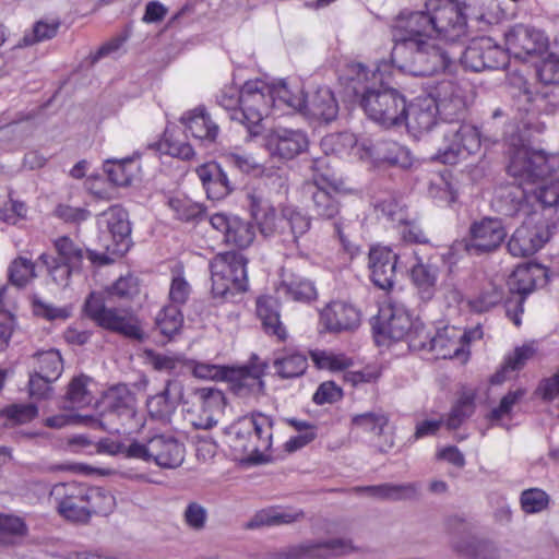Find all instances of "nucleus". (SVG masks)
<instances>
[{
    "label": "nucleus",
    "mask_w": 559,
    "mask_h": 559,
    "mask_svg": "<svg viewBox=\"0 0 559 559\" xmlns=\"http://www.w3.org/2000/svg\"><path fill=\"white\" fill-rule=\"evenodd\" d=\"M391 34L394 41L392 61L412 75L429 76L450 70L455 64L457 53L453 44L440 45L438 38L396 21Z\"/></svg>",
    "instance_id": "f257e3e1"
},
{
    "label": "nucleus",
    "mask_w": 559,
    "mask_h": 559,
    "mask_svg": "<svg viewBox=\"0 0 559 559\" xmlns=\"http://www.w3.org/2000/svg\"><path fill=\"white\" fill-rule=\"evenodd\" d=\"M559 168V155L547 154L542 150L522 145L510 152L507 173L522 188L514 214L528 215L531 194L525 186L537 185ZM532 197L543 207L559 206V179L540 183L532 191Z\"/></svg>",
    "instance_id": "f03ea898"
},
{
    "label": "nucleus",
    "mask_w": 559,
    "mask_h": 559,
    "mask_svg": "<svg viewBox=\"0 0 559 559\" xmlns=\"http://www.w3.org/2000/svg\"><path fill=\"white\" fill-rule=\"evenodd\" d=\"M396 22L449 44L467 37V17L456 0H428L424 11L411 12Z\"/></svg>",
    "instance_id": "7ed1b4c3"
},
{
    "label": "nucleus",
    "mask_w": 559,
    "mask_h": 559,
    "mask_svg": "<svg viewBox=\"0 0 559 559\" xmlns=\"http://www.w3.org/2000/svg\"><path fill=\"white\" fill-rule=\"evenodd\" d=\"M99 414L86 420L91 428L102 429L109 433H131L142 426V417L135 408V397L124 384L108 389L98 403Z\"/></svg>",
    "instance_id": "20e7f679"
},
{
    "label": "nucleus",
    "mask_w": 559,
    "mask_h": 559,
    "mask_svg": "<svg viewBox=\"0 0 559 559\" xmlns=\"http://www.w3.org/2000/svg\"><path fill=\"white\" fill-rule=\"evenodd\" d=\"M274 421L271 416L255 412L242 416L226 428L229 448L251 459L272 449Z\"/></svg>",
    "instance_id": "39448f33"
},
{
    "label": "nucleus",
    "mask_w": 559,
    "mask_h": 559,
    "mask_svg": "<svg viewBox=\"0 0 559 559\" xmlns=\"http://www.w3.org/2000/svg\"><path fill=\"white\" fill-rule=\"evenodd\" d=\"M248 260L236 251L215 254L209 264L211 272V293L215 299H226L235 293L248 289Z\"/></svg>",
    "instance_id": "423d86ee"
},
{
    "label": "nucleus",
    "mask_w": 559,
    "mask_h": 559,
    "mask_svg": "<svg viewBox=\"0 0 559 559\" xmlns=\"http://www.w3.org/2000/svg\"><path fill=\"white\" fill-rule=\"evenodd\" d=\"M360 106L371 120L385 128L403 126L407 117L405 96L383 84L379 88H367Z\"/></svg>",
    "instance_id": "0eeeda50"
},
{
    "label": "nucleus",
    "mask_w": 559,
    "mask_h": 559,
    "mask_svg": "<svg viewBox=\"0 0 559 559\" xmlns=\"http://www.w3.org/2000/svg\"><path fill=\"white\" fill-rule=\"evenodd\" d=\"M273 107L271 84L263 80H248L242 85V107L233 115V120L242 123L250 135L262 132L263 119Z\"/></svg>",
    "instance_id": "6e6552de"
},
{
    "label": "nucleus",
    "mask_w": 559,
    "mask_h": 559,
    "mask_svg": "<svg viewBox=\"0 0 559 559\" xmlns=\"http://www.w3.org/2000/svg\"><path fill=\"white\" fill-rule=\"evenodd\" d=\"M83 312L96 325L105 330L132 338H141L142 336V330L135 318L127 311L106 307L100 293L92 292L86 297Z\"/></svg>",
    "instance_id": "1a4fd4ad"
},
{
    "label": "nucleus",
    "mask_w": 559,
    "mask_h": 559,
    "mask_svg": "<svg viewBox=\"0 0 559 559\" xmlns=\"http://www.w3.org/2000/svg\"><path fill=\"white\" fill-rule=\"evenodd\" d=\"M126 454L132 459L152 460L164 468H176L183 461L185 445L173 436L156 435L146 443H130Z\"/></svg>",
    "instance_id": "9d476101"
},
{
    "label": "nucleus",
    "mask_w": 559,
    "mask_h": 559,
    "mask_svg": "<svg viewBox=\"0 0 559 559\" xmlns=\"http://www.w3.org/2000/svg\"><path fill=\"white\" fill-rule=\"evenodd\" d=\"M193 374L200 379L227 381L231 391L241 397L259 394L264 388L262 378L250 367L231 368L199 362L193 368Z\"/></svg>",
    "instance_id": "9b49d317"
},
{
    "label": "nucleus",
    "mask_w": 559,
    "mask_h": 559,
    "mask_svg": "<svg viewBox=\"0 0 559 559\" xmlns=\"http://www.w3.org/2000/svg\"><path fill=\"white\" fill-rule=\"evenodd\" d=\"M443 139V145L433 156L435 160L442 164H456L460 159L476 154L481 146L479 130L467 123L444 131Z\"/></svg>",
    "instance_id": "f8f14e48"
},
{
    "label": "nucleus",
    "mask_w": 559,
    "mask_h": 559,
    "mask_svg": "<svg viewBox=\"0 0 559 559\" xmlns=\"http://www.w3.org/2000/svg\"><path fill=\"white\" fill-rule=\"evenodd\" d=\"M416 317L407 309V307L389 296L381 304L374 331L377 337L391 340L393 342L403 341L414 324ZM377 342L380 343L379 338Z\"/></svg>",
    "instance_id": "ddd939ff"
},
{
    "label": "nucleus",
    "mask_w": 559,
    "mask_h": 559,
    "mask_svg": "<svg viewBox=\"0 0 559 559\" xmlns=\"http://www.w3.org/2000/svg\"><path fill=\"white\" fill-rule=\"evenodd\" d=\"M88 487L76 481L60 483L52 486L50 500L58 513L72 522H88Z\"/></svg>",
    "instance_id": "4468645a"
},
{
    "label": "nucleus",
    "mask_w": 559,
    "mask_h": 559,
    "mask_svg": "<svg viewBox=\"0 0 559 559\" xmlns=\"http://www.w3.org/2000/svg\"><path fill=\"white\" fill-rule=\"evenodd\" d=\"M506 237L507 231L500 219L483 217L471 224L462 245L468 254H488L499 249Z\"/></svg>",
    "instance_id": "2eb2a0df"
},
{
    "label": "nucleus",
    "mask_w": 559,
    "mask_h": 559,
    "mask_svg": "<svg viewBox=\"0 0 559 559\" xmlns=\"http://www.w3.org/2000/svg\"><path fill=\"white\" fill-rule=\"evenodd\" d=\"M508 60L507 51L490 37L474 38L460 58L462 66L474 72L501 69Z\"/></svg>",
    "instance_id": "dca6fc26"
},
{
    "label": "nucleus",
    "mask_w": 559,
    "mask_h": 559,
    "mask_svg": "<svg viewBox=\"0 0 559 559\" xmlns=\"http://www.w3.org/2000/svg\"><path fill=\"white\" fill-rule=\"evenodd\" d=\"M504 44L507 55L521 60L540 57L549 49V39L544 32L523 24L514 25L506 33Z\"/></svg>",
    "instance_id": "f3484780"
},
{
    "label": "nucleus",
    "mask_w": 559,
    "mask_h": 559,
    "mask_svg": "<svg viewBox=\"0 0 559 559\" xmlns=\"http://www.w3.org/2000/svg\"><path fill=\"white\" fill-rule=\"evenodd\" d=\"M332 193L337 195H352L358 194V190L349 187L342 178L330 179L321 177L320 179H316L311 198L312 211L318 217L333 219L340 214V202Z\"/></svg>",
    "instance_id": "a211bd4d"
},
{
    "label": "nucleus",
    "mask_w": 559,
    "mask_h": 559,
    "mask_svg": "<svg viewBox=\"0 0 559 559\" xmlns=\"http://www.w3.org/2000/svg\"><path fill=\"white\" fill-rule=\"evenodd\" d=\"M432 252L421 253V250H413L414 263L408 269V278L417 296L423 301L431 300L438 289L440 266L438 255Z\"/></svg>",
    "instance_id": "6ab92c4d"
},
{
    "label": "nucleus",
    "mask_w": 559,
    "mask_h": 559,
    "mask_svg": "<svg viewBox=\"0 0 559 559\" xmlns=\"http://www.w3.org/2000/svg\"><path fill=\"white\" fill-rule=\"evenodd\" d=\"M549 225H532L530 221L518 227L508 241V251L513 257L525 258L533 255L550 239Z\"/></svg>",
    "instance_id": "aec40b11"
},
{
    "label": "nucleus",
    "mask_w": 559,
    "mask_h": 559,
    "mask_svg": "<svg viewBox=\"0 0 559 559\" xmlns=\"http://www.w3.org/2000/svg\"><path fill=\"white\" fill-rule=\"evenodd\" d=\"M399 254L390 247L373 246L368 254V269L370 271V281L374 286L390 290L394 287L396 278V264Z\"/></svg>",
    "instance_id": "412c9836"
},
{
    "label": "nucleus",
    "mask_w": 559,
    "mask_h": 559,
    "mask_svg": "<svg viewBox=\"0 0 559 559\" xmlns=\"http://www.w3.org/2000/svg\"><path fill=\"white\" fill-rule=\"evenodd\" d=\"M211 226L224 236V241L238 249L250 247L255 238L253 226L238 217L215 213L210 217Z\"/></svg>",
    "instance_id": "4be33fe9"
},
{
    "label": "nucleus",
    "mask_w": 559,
    "mask_h": 559,
    "mask_svg": "<svg viewBox=\"0 0 559 559\" xmlns=\"http://www.w3.org/2000/svg\"><path fill=\"white\" fill-rule=\"evenodd\" d=\"M108 233L111 236V243L107 250L112 254L123 255L131 247V226L128 212L120 205H112L103 213Z\"/></svg>",
    "instance_id": "5701e85b"
},
{
    "label": "nucleus",
    "mask_w": 559,
    "mask_h": 559,
    "mask_svg": "<svg viewBox=\"0 0 559 559\" xmlns=\"http://www.w3.org/2000/svg\"><path fill=\"white\" fill-rule=\"evenodd\" d=\"M265 146L272 155L292 159L307 150L308 138L299 130L277 128L266 135Z\"/></svg>",
    "instance_id": "b1692460"
},
{
    "label": "nucleus",
    "mask_w": 559,
    "mask_h": 559,
    "mask_svg": "<svg viewBox=\"0 0 559 559\" xmlns=\"http://www.w3.org/2000/svg\"><path fill=\"white\" fill-rule=\"evenodd\" d=\"M548 282V270L538 263H524L518 265L508 280L512 294L520 295V310L524 311L525 297L531 294L539 283Z\"/></svg>",
    "instance_id": "393cba45"
},
{
    "label": "nucleus",
    "mask_w": 559,
    "mask_h": 559,
    "mask_svg": "<svg viewBox=\"0 0 559 559\" xmlns=\"http://www.w3.org/2000/svg\"><path fill=\"white\" fill-rule=\"evenodd\" d=\"M320 322L329 332L352 331L360 324V312L350 304L335 300L321 310Z\"/></svg>",
    "instance_id": "a878e982"
},
{
    "label": "nucleus",
    "mask_w": 559,
    "mask_h": 559,
    "mask_svg": "<svg viewBox=\"0 0 559 559\" xmlns=\"http://www.w3.org/2000/svg\"><path fill=\"white\" fill-rule=\"evenodd\" d=\"M354 549L350 542L343 539H332L320 543L307 542L290 547L287 552H285V557L286 559H330L352 552Z\"/></svg>",
    "instance_id": "bb28decb"
},
{
    "label": "nucleus",
    "mask_w": 559,
    "mask_h": 559,
    "mask_svg": "<svg viewBox=\"0 0 559 559\" xmlns=\"http://www.w3.org/2000/svg\"><path fill=\"white\" fill-rule=\"evenodd\" d=\"M255 311L265 334L278 343H285L289 335L281 320L278 300L269 295L260 296L255 301Z\"/></svg>",
    "instance_id": "cd10ccee"
},
{
    "label": "nucleus",
    "mask_w": 559,
    "mask_h": 559,
    "mask_svg": "<svg viewBox=\"0 0 559 559\" xmlns=\"http://www.w3.org/2000/svg\"><path fill=\"white\" fill-rule=\"evenodd\" d=\"M198 402L194 405L199 412V420L193 421L198 428L210 429L217 423L225 406V397L222 391L214 388H200L194 393Z\"/></svg>",
    "instance_id": "c85d7f7f"
},
{
    "label": "nucleus",
    "mask_w": 559,
    "mask_h": 559,
    "mask_svg": "<svg viewBox=\"0 0 559 559\" xmlns=\"http://www.w3.org/2000/svg\"><path fill=\"white\" fill-rule=\"evenodd\" d=\"M441 111L437 103L427 97H418L407 106V117L404 122L409 131L416 134L430 131L437 123V115Z\"/></svg>",
    "instance_id": "c756f323"
},
{
    "label": "nucleus",
    "mask_w": 559,
    "mask_h": 559,
    "mask_svg": "<svg viewBox=\"0 0 559 559\" xmlns=\"http://www.w3.org/2000/svg\"><path fill=\"white\" fill-rule=\"evenodd\" d=\"M249 211L252 219L255 222L260 233L264 237L275 235L282 228L284 223L283 211L277 215L275 207L265 199L248 194Z\"/></svg>",
    "instance_id": "7c9ffc66"
},
{
    "label": "nucleus",
    "mask_w": 559,
    "mask_h": 559,
    "mask_svg": "<svg viewBox=\"0 0 559 559\" xmlns=\"http://www.w3.org/2000/svg\"><path fill=\"white\" fill-rule=\"evenodd\" d=\"M389 416L383 412H366L356 414L352 417L350 424L354 428L360 429L365 432H371L379 438H383L378 444L380 452H388L394 447V439L392 435L384 433V429L389 425Z\"/></svg>",
    "instance_id": "2f4dec72"
},
{
    "label": "nucleus",
    "mask_w": 559,
    "mask_h": 559,
    "mask_svg": "<svg viewBox=\"0 0 559 559\" xmlns=\"http://www.w3.org/2000/svg\"><path fill=\"white\" fill-rule=\"evenodd\" d=\"M471 343L469 334H461L455 328H444L433 335L432 350L438 358L459 357Z\"/></svg>",
    "instance_id": "473e14b6"
},
{
    "label": "nucleus",
    "mask_w": 559,
    "mask_h": 559,
    "mask_svg": "<svg viewBox=\"0 0 559 559\" xmlns=\"http://www.w3.org/2000/svg\"><path fill=\"white\" fill-rule=\"evenodd\" d=\"M338 104L334 94L329 88L318 90L305 107L304 115L318 121L330 122L337 117Z\"/></svg>",
    "instance_id": "72a5a7b5"
},
{
    "label": "nucleus",
    "mask_w": 559,
    "mask_h": 559,
    "mask_svg": "<svg viewBox=\"0 0 559 559\" xmlns=\"http://www.w3.org/2000/svg\"><path fill=\"white\" fill-rule=\"evenodd\" d=\"M277 290L287 300L304 304L316 300L318 296L317 288L310 280L294 274L284 277Z\"/></svg>",
    "instance_id": "f704fd0d"
},
{
    "label": "nucleus",
    "mask_w": 559,
    "mask_h": 559,
    "mask_svg": "<svg viewBox=\"0 0 559 559\" xmlns=\"http://www.w3.org/2000/svg\"><path fill=\"white\" fill-rule=\"evenodd\" d=\"M55 248L62 261V265L51 270V275L56 278V273L60 272L64 281H68L72 269L78 267L83 260V250L74 241L62 236L55 240Z\"/></svg>",
    "instance_id": "c9c22d12"
},
{
    "label": "nucleus",
    "mask_w": 559,
    "mask_h": 559,
    "mask_svg": "<svg viewBox=\"0 0 559 559\" xmlns=\"http://www.w3.org/2000/svg\"><path fill=\"white\" fill-rule=\"evenodd\" d=\"M273 367L275 373L282 379L298 378L306 372L308 359L296 349H284L276 354Z\"/></svg>",
    "instance_id": "e433bc0d"
},
{
    "label": "nucleus",
    "mask_w": 559,
    "mask_h": 559,
    "mask_svg": "<svg viewBox=\"0 0 559 559\" xmlns=\"http://www.w3.org/2000/svg\"><path fill=\"white\" fill-rule=\"evenodd\" d=\"M273 107H287L304 114L307 105V95L301 86H290L287 83L271 84Z\"/></svg>",
    "instance_id": "4c0bfd02"
},
{
    "label": "nucleus",
    "mask_w": 559,
    "mask_h": 559,
    "mask_svg": "<svg viewBox=\"0 0 559 559\" xmlns=\"http://www.w3.org/2000/svg\"><path fill=\"white\" fill-rule=\"evenodd\" d=\"M187 132L198 140L214 142L218 134V126L212 121L204 109H194L182 118Z\"/></svg>",
    "instance_id": "58836bf2"
},
{
    "label": "nucleus",
    "mask_w": 559,
    "mask_h": 559,
    "mask_svg": "<svg viewBox=\"0 0 559 559\" xmlns=\"http://www.w3.org/2000/svg\"><path fill=\"white\" fill-rule=\"evenodd\" d=\"M509 82L519 90L518 97L527 105V111L539 114L547 109V92L533 91L525 78L516 72L509 76Z\"/></svg>",
    "instance_id": "ea45409f"
},
{
    "label": "nucleus",
    "mask_w": 559,
    "mask_h": 559,
    "mask_svg": "<svg viewBox=\"0 0 559 559\" xmlns=\"http://www.w3.org/2000/svg\"><path fill=\"white\" fill-rule=\"evenodd\" d=\"M463 90L453 80H441L432 86L427 98L433 99L438 108L445 110L448 106L459 108L463 105Z\"/></svg>",
    "instance_id": "a19ab883"
},
{
    "label": "nucleus",
    "mask_w": 559,
    "mask_h": 559,
    "mask_svg": "<svg viewBox=\"0 0 559 559\" xmlns=\"http://www.w3.org/2000/svg\"><path fill=\"white\" fill-rule=\"evenodd\" d=\"M357 491L367 492L369 496L388 500H406L417 496V485L409 483L404 485L381 484L356 488Z\"/></svg>",
    "instance_id": "79ce46f5"
},
{
    "label": "nucleus",
    "mask_w": 559,
    "mask_h": 559,
    "mask_svg": "<svg viewBox=\"0 0 559 559\" xmlns=\"http://www.w3.org/2000/svg\"><path fill=\"white\" fill-rule=\"evenodd\" d=\"M377 159L390 166L409 168L413 165L411 152L395 141H382L376 148Z\"/></svg>",
    "instance_id": "37998d69"
},
{
    "label": "nucleus",
    "mask_w": 559,
    "mask_h": 559,
    "mask_svg": "<svg viewBox=\"0 0 559 559\" xmlns=\"http://www.w3.org/2000/svg\"><path fill=\"white\" fill-rule=\"evenodd\" d=\"M310 358L316 368L330 372H345V370L354 366V359L352 357L344 353H335L332 350H311Z\"/></svg>",
    "instance_id": "c03bdc74"
},
{
    "label": "nucleus",
    "mask_w": 559,
    "mask_h": 559,
    "mask_svg": "<svg viewBox=\"0 0 559 559\" xmlns=\"http://www.w3.org/2000/svg\"><path fill=\"white\" fill-rule=\"evenodd\" d=\"M304 515L302 511L281 510L270 508L261 510L254 518L247 523V528H255L260 526H272L278 524H288L297 521Z\"/></svg>",
    "instance_id": "a18cd8bd"
},
{
    "label": "nucleus",
    "mask_w": 559,
    "mask_h": 559,
    "mask_svg": "<svg viewBox=\"0 0 559 559\" xmlns=\"http://www.w3.org/2000/svg\"><path fill=\"white\" fill-rule=\"evenodd\" d=\"M27 534L28 526L22 518L0 512V545H14Z\"/></svg>",
    "instance_id": "49530a36"
},
{
    "label": "nucleus",
    "mask_w": 559,
    "mask_h": 559,
    "mask_svg": "<svg viewBox=\"0 0 559 559\" xmlns=\"http://www.w3.org/2000/svg\"><path fill=\"white\" fill-rule=\"evenodd\" d=\"M138 169L133 158L108 159L104 164V171L110 182L116 186H129Z\"/></svg>",
    "instance_id": "de8ad7c7"
},
{
    "label": "nucleus",
    "mask_w": 559,
    "mask_h": 559,
    "mask_svg": "<svg viewBox=\"0 0 559 559\" xmlns=\"http://www.w3.org/2000/svg\"><path fill=\"white\" fill-rule=\"evenodd\" d=\"M168 205L175 217L181 222H197L206 212L202 203L195 202L186 195H175L169 199Z\"/></svg>",
    "instance_id": "09e8293b"
},
{
    "label": "nucleus",
    "mask_w": 559,
    "mask_h": 559,
    "mask_svg": "<svg viewBox=\"0 0 559 559\" xmlns=\"http://www.w3.org/2000/svg\"><path fill=\"white\" fill-rule=\"evenodd\" d=\"M183 324V314L180 308L174 305L164 306L155 318V326L159 333L168 338L177 334Z\"/></svg>",
    "instance_id": "8fccbe9b"
},
{
    "label": "nucleus",
    "mask_w": 559,
    "mask_h": 559,
    "mask_svg": "<svg viewBox=\"0 0 559 559\" xmlns=\"http://www.w3.org/2000/svg\"><path fill=\"white\" fill-rule=\"evenodd\" d=\"M451 179V171H440L431 179L428 188L430 197L443 202L449 206L457 201V191L454 188Z\"/></svg>",
    "instance_id": "3c124183"
},
{
    "label": "nucleus",
    "mask_w": 559,
    "mask_h": 559,
    "mask_svg": "<svg viewBox=\"0 0 559 559\" xmlns=\"http://www.w3.org/2000/svg\"><path fill=\"white\" fill-rule=\"evenodd\" d=\"M37 369L35 372L56 381L63 371V360L61 354L57 349H48L36 354Z\"/></svg>",
    "instance_id": "603ef678"
},
{
    "label": "nucleus",
    "mask_w": 559,
    "mask_h": 559,
    "mask_svg": "<svg viewBox=\"0 0 559 559\" xmlns=\"http://www.w3.org/2000/svg\"><path fill=\"white\" fill-rule=\"evenodd\" d=\"M191 285L185 277L183 265L178 264L171 270L168 298L170 304L177 308L186 305L191 295Z\"/></svg>",
    "instance_id": "864d4df0"
},
{
    "label": "nucleus",
    "mask_w": 559,
    "mask_h": 559,
    "mask_svg": "<svg viewBox=\"0 0 559 559\" xmlns=\"http://www.w3.org/2000/svg\"><path fill=\"white\" fill-rule=\"evenodd\" d=\"M475 412V395L474 393L464 392L452 406L449 413L445 425L448 429H457L468 417Z\"/></svg>",
    "instance_id": "5fc2aeb1"
},
{
    "label": "nucleus",
    "mask_w": 559,
    "mask_h": 559,
    "mask_svg": "<svg viewBox=\"0 0 559 559\" xmlns=\"http://www.w3.org/2000/svg\"><path fill=\"white\" fill-rule=\"evenodd\" d=\"M534 353L535 349L530 345L516 347L512 354L506 357L501 370L492 376L491 382L495 384L501 383L504 380L506 372L521 370Z\"/></svg>",
    "instance_id": "6e6d98bb"
},
{
    "label": "nucleus",
    "mask_w": 559,
    "mask_h": 559,
    "mask_svg": "<svg viewBox=\"0 0 559 559\" xmlns=\"http://www.w3.org/2000/svg\"><path fill=\"white\" fill-rule=\"evenodd\" d=\"M9 281L12 285L23 288L36 277L35 263L26 258H15L8 270Z\"/></svg>",
    "instance_id": "4d7b16f0"
},
{
    "label": "nucleus",
    "mask_w": 559,
    "mask_h": 559,
    "mask_svg": "<svg viewBox=\"0 0 559 559\" xmlns=\"http://www.w3.org/2000/svg\"><path fill=\"white\" fill-rule=\"evenodd\" d=\"M284 222L289 226L293 242L299 248V238L306 235L310 227V217L293 206L283 207Z\"/></svg>",
    "instance_id": "13d9d810"
},
{
    "label": "nucleus",
    "mask_w": 559,
    "mask_h": 559,
    "mask_svg": "<svg viewBox=\"0 0 559 559\" xmlns=\"http://www.w3.org/2000/svg\"><path fill=\"white\" fill-rule=\"evenodd\" d=\"M90 381L91 379L84 374L71 380L66 396L72 407L81 408L92 404L94 397L87 389Z\"/></svg>",
    "instance_id": "bf43d9fd"
},
{
    "label": "nucleus",
    "mask_w": 559,
    "mask_h": 559,
    "mask_svg": "<svg viewBox=\"0 0 559 559\" xmlns=\"http://www.w3.org/2000/svg\"><path fill=\"white\" fill-rule=\"evenodd\" d=\"M87 509L88 520L92 514H109L115 508V497L107 490L99 487H88Z\"/></svg>",
    "instance_id": "052dcab7"
},
{
    "label": "nucleus",
    "mask_w": 559,
    "mask_h": 559,
    "mask_svg": "<svg viewBox=\"0 0 559 559\" xmlns=\"http://www.w3.org/2000/svg\"><path fill=\"white\" fill-rule=\"evenodd\" d=\"M155 146L159 154L180 159H190L194 155V151L189 143L175 140L173 135L167 132L164 133Z\"/></svg>",
    "instance_id": "680f3d73"
},
{
    "label": "nucleus",
    "mask_w": 559,
    "mask_h": 559,
    "mask_svg": "<svg viewBox=\"0 0 559 559\" xmlns=\"http://www.w3.org/2000/svg\"><path fill=\"white\" fill-rule=\"evenodd\" d=\"M403 341L407 342L411 349L432 350L433 335L431 330L426 326L418 318H416L409 333H407Z\"/></svg>",
    "instance_id": "e2e57ef3"
},
{
    "label": "nucleus",
    "mask_w": 559,
    "mask_h": 559,
    "mask_svg": "<svg viewBox=\"0 0 559 559\" xmlns=\"http://www.w3.org/2000/svg\"><path fill=\"white\" fill-rule=\"evenodd\" d=\"M520 503L524 513H538L547 509L549 496L543 489L530 488L521 493Z\"/></svg>",
    "instance_id": "0e129e2a"
},
{
    "label": "nucleus",
    "mask_w": 559,
    "mask_h": 559,
    "mask_svg": "<svg viewBox=\"0 0 559 559\" xmlns=\"http://www.w3.org/2000/svg\"><path fill=\"white\" fill-rule=\"evenodd\" d=\"M380 376L381 371L377 366L367 365L359 370H350V368L345 370L343 381L353 388H359L376 383Z\"/></svg>",
    "instance_id": "69168bd1"
},
{
    "label": "nucleus",
    "mask_w": 559,
    "mask_h": 559,
    "mask_svg": "<svg viewBox=\"0 0 559 559\" xmlns=\"http://www.w3.org/2000/svg\"><path fill=\"white\" fill-rule=\"evenodd\" d=\"M396 228L399 229L401 239L405 242L420 245L429 242V239L419 223L416 219L411 218L409 215L403 219Z\"/></svg>",
    "instance_id": "338daca9"
},
{
    "label": "nucleus",
    "mask_w": 559,
    "mask_h": 559,
    "mask_svg": "<svg viewBox=\"0 0 559 559\" xmlns=\"http://www.w3.org/2000/svg\"><path fill=\"white\" fill-rule=\"evenodd\" d=\"M537 78L544 86H559V57L549 55L537 67Z\"/></svg>",
    "instance_id": "774afa93"
}]
</instances>
